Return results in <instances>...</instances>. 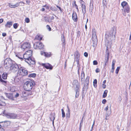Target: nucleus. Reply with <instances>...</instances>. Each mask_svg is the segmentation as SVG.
Segmentation results:
<instances>
[{"label": "nucleus", "instance_id": "f257e3e1", "mask_svg": "<svg viewBox=\"0 0 131 131\" xmlns=\"http://www.w3.org/2000/svg\"><path fill=\"white\" fill-rule=\"evenodd\" d=\"M34 80L29 79L28 81L25 82L23 84V88L24 90L32 91L33 88L35 85Z\"/></svg>", "mask_w": 131, "mask_h": 131}, {"label": "nucleus", "instance_id": "f03ea898", "mask_svg": "<svg viewBox=\"0 0 131 131\" xmlns=\"http://www.w3.org/2000/svg\"><path fill=\"white\" fill-rule=\"evenodd\" d=\"M28 71L26 69L23 67H21L18 69V74L21 77L27 75Z\"/></svg>", "mask_w": 131, "mask_h": 131}, {"label": "nucleus", "instance_id": "7ed1b4c3", "mask_svg": "<svg viewBox=\"0 0 131 131\" xmlns=\"http://www.w3.org/2000/svg\"><path fill=\"white\" fill-rule=\"evenodd\" d=\"M92 38L93 43L94 45H96L97 42V40L96 35V30L95 28H93L92 30Z\"/></svg>", "mask_w": 131, "mask_h": 131}, {"label": "nucleus", "instance_id": "20e7f679", "mask_svg": "<svg viewBox=\"0 0 131 131\" xmlns=\"http://www.w3.org/2000/svg\"><path fill=\"white\" fill-rule=\"evenodd\" d=\"M32 54V51L31 50H28L23 54V57L25 59V61L31 58Z\"/></svg>", "mask_w": 131, "mask_h": 131}, {"label": "nucleus", "instance_id": "39448f33", "mask_svg": "<svg viewBox=\"0 0 131 131\" xmlns=\"http://www.w3.org/2000/svg\"><path fill=\"white\" fill-rule=\"evenodd\" d=\"M34 48L36 49H42L44 48V45L41 42H35L34 44Z\"/></svg>", "mask_w": 131, "mask_h": 131}, {"label": "nucleus", "instance_id": "423d86ee", "mask_svg": "<svg viewBox=\"0 0 131 131\" xmlns=\"http://www.w3.org/2000/svg\"><path fill=\"white\" fill-rule=\"evenodd\" d=\"M113 30H111L108 33L105 35V38L108 42L112 41V38L113 37Z\"/></svg>", "mask_w": 131, "mask_h": 131}, {"label": "nucleus", "instance_id": "0eeeda50", "mask_svg": "<svg viewBox=\"0 0 131 131\" xmlns=\"http://www.w3.org/2000/svg\"><path fill=\"white\" fill-rule=\"evenodd\" d=\"M21 92V95L22 97L25 98L31 95L32 94V91L25 90Z\"/></svg>", "mask_w": 131, "mask_h": 131}, {"label": "nucleus", "instance_id": "6e6552de", "mask_svg": "<svg viewBox=\"0 0 131 131\" xmlns=\"http://www.w3.org/2000/svg\"><path fill=\"white\" fill-rule=\"evenodd\" d=\"M12 64V61L10 58H6L4 61V65L5 67L7 69L10 67Z\"/></svg>", "mask_w": 131, "mask_h": 131}, {"label": "nucleus", "instance_id": "1a4fd4ad", "mask_svg": "<svg viewBox=\"0 0 131 131\" xmlns=\"http://www.w3.org/2000/svg\"><path fill=\"white\" fill-rule=\"evenodd\" d=\"M41 66L47 69L52 70L53 69V66L48 63H41L40 64Z\"/></svg>", "mask_w": 131, "mask_h": 131}, {"label": "nucleus", "instance_id": "9d476101", "mask_svg": "<svg viewBox=\"0 0 131 131\" xmlns=\"http://www.w3.org/2000/svg\"><path fill=\"white\" fill-rule=\"evenodd\" d=\"M30 44L29 42H26L23 43L21 46V48L24 50L29 49L30 47Z\"/></svg>", "mask_w": 131, "mask_h": 131}, {"label": "nucleus", "instance_id": "9b49d317", "mask_svg": "<svg viewBox=\"0 0 131 131\" xmlns=\"http://www.w3.org/2000/svg\"><path fill=\"white\" fill-rule=\"evenodd\" d=\"M74 82H75L74 84H75V83H77V84H76V87L75 88L76 91V94L75 95V98H78L79 96L78 94H77V93L79 91V88L80 85L78 84V82L77 80H74Z\"/></svg>", "mask_w": 131, "mask_h": 131}, {"label": "nucleus", "instance_id": "f8f14e48", "mask_svg": "<svg viewBox=\"0 0 131 131\" xmlns=\"http://www.w3.org/2000/svg\"><path fill=\"white\" fill-rule=\"evenodd\" d=\"M18 69V65L16 64H12L10 67V70L13 72L16 71Z\"/></svg>", "mask_w": 131, "mask_h": 131}, {"label": "nucleus", "instance_id": "ddd939ff", "mask_svg": "<svg viewBox=\"0 0 131 131\" xmlns=\"http://www.w3.org/2000/svg\"><path fill=\"white\" fill-rule=\"evenodd\" d=\"M29 65L32 66L35 64L36 62L35 60L34 59L31 58L25 61Z\"/></svg>", "mask_w": 131, "mask_h": 131}, {"label": "nucleus", "instance_id": "4468645a", "mask_svg": "<svg viewBox=\"0 0 131 131\" xmlns=\"http://www.w3.org/2000/svg\"><path fill=\"white\" fill-rule=\"evenodd\" d=\"M81 7L82 11L83 13L84 14L86 12V7L85 4V3L83 0H81Z\"/></svg>", "mask_w": 131, "mask_h": 131}, {"label": "nucleus", "instance_id": "2eb2a0df", "mask_svg": "<svg viewBox=\"0 0 131 131\" xmlns=\"http://www.w3.org/2000/svg\"><path fill=\"white\" fill-rule=\"evenodd\" d=\"M43 37V36L42 35L38 34L36 36L35 39L40 41L42 40V38Z\"/></svg>", "mask_w": 131, "mask_h": 131}, {"label": "nucleus", "instance_id": "dca6fc26", "mask_svg": "<svg viewBox=\"0 0 131 131\" xmlns=\"http://www.w3.org/2000/svg\"><path fill=\"white\" fill-rule=\"evenodd\" d=\"M41 54L42 55H43L46 57H50L52 55V53L51 52H47L43 51L41 52Z\"/></svg>", "mask_w": 131, "mask_h": 131}, {"label": "nucleus", "instance_id": "f3484780", "mask_svg": "<svg viewBox=\"0 0 131 131\" xmlns=\"http://www.w3.org/2000/svg\"><path fill=\"white\" fill-rule=\"evenodd\" d=\"M72 18L74 21H77L78 20V17L77 14L75 12L73 13L72 14Z\"/></svg>", "mask_w": 131, "mask_h": 131}, {"label": "nucleus", "instance_id": "a211bd4d", "mask_svg": "<svg viewBox=\"0 0 131 131\" xmlns=\"http://www.w3.org/2000/svg\"><path fill=\"white\" fill-rule=\"evenodd\" d=\"M13 25V22L12 21H8L5 25V26L6 28H10Z\"/></svg>", "mask_w": 131, "mask_h": 131}, {"label": "nucleus", "instance_id": "6ab92c4d", "mask_svg": "<svg viewBox=\"0 0 131 131\" xmlns=\"http://www.w3.org/2000/svg\"><path fill=\"white\" fill-rule=\"evenodd\" d=\"M5 94L7 97L12 100H14V97L12 94L8 93H5Z\"/></svg>", "mask_w": 131, "mask_h": 131}, {"label": "nucleus", "instance_id": "aec40b11", "mask_svg": "<svg viewBox=\"0 0 131 131\" xmlns=\"http://www.w3.org/2000/svg\"><path fill=\"white\" fill-rule=\"evenodd\" d=\"M123 8L124 11L125 13H128L130 11V7L129 5H128Z\"/></svg>", "mask_w": 131, "mask_h": 131}, {"label": "nucleus", "instance_id": "412c9836", "mask_svg": "<svg viewBox=\"0 0 131 131\" xmlns=\"http://www.w3.org/2000/svg\"><path fill=\"white\" fill-rule=\"evenodd\" d=\"M81 84H83V81L85 79V74L83 71L82 72L81 74Z\"/></svg>", "mask_w": 131, "mask_h": 131}, {"label": "nucleus", "instance_id": "4be33fe9", "mask_svg": "<svg viewBox=\"0 0 131 131\" xmlns=\"http://www.w3.org/2000/svg\"><path fill=\"white\" fill-rule=\"evenodd\" d=\"M8 116H9L12 119L16 118L17 117V115L14 113H9Z\"/></svg>", "mask_w": 131, "mask_h": 131}, {"label": "nucleus", "instance_id": "5701e85b", "mask_svg": "<svg viewBox=\"0 0 131 131\" xmlns=\"http://www.w3.org/2000/svg\"><path fill=\"white\" fill-rule=\"evenodd\" d=\"M121 5L123 8L129 5L128 3L126 1H124L121 3Z\"/></svg>", "mask_w": 131, "mask_h": 131}, {"label": "nucleus", "instance_id": "b1692460", "mask_svg": "<svg viewBox=\"0 0 131 131\" xmlns=\"http://www.w3.org/2000/svg\"><path fill=\"white\" fill-rule=\"evenodd\" d=\"M9 6L10 8H15L18 7L19 6V3H17L16 4L13 5L10 3L9 4Z\"/></svg>", "mask_w": 131, "mask_h": 131}, {"label": "nucleus", "instance_id": "393cba45", "mask_svg": "<svg viewBox=\"0 0 131 131\" xmlns=\"http://www.w3.org/2000/svg\"><path fill=\"white\" fill-rule=\"evenodd\" d=\"M8 74L6 72H4L2 75V78L4 80L7 79Z\"/></svg>", "mask_w": 131, "mask_h": 131}, {"label": "nucleus", "instance_id": "a878e982", "mask_svg": "<svg viewBox=\"0 0 131 131\" xmlns=\"http://www.w3.org/2000/svg\"><path fill=\"white\" fill-rule=\"evenodd\" d=\"M90 79V77L89 76H87L85 80L84 81V83L85 84L88 85L89 83V80Z\"/></svg>", "mask_w": 131, "mask_h": 131}, {"label": "nucleus", "instance_id": "bb28decb", "mask_svg": "<svg viewBox=\"0 0 131 131\" xmlns=\"http://www.w3.org/2000/svg\"><path fill=\"white\" fill-rule=\"evenodd\" d=\"M21 53H18L16 55V56L20 59H23L22 56L23 55L22 54L21 55Z\"/></svg>", "mask_w": 131, "mask_h": 131}, {"label": "nucleus", "instance_id": "cd10ccee", "mask_svg": "<svg viewBox=\"0 0 131 131\" xmlns=\"http://www.w3.org/2000/svg\"><path fill=\"white\" fill-rule=\"evenodd\" d=\"M68 112L66 114V117L68 118H69L70 117V110L69 108L68 110Z\"/></svg>", "mask_w": 131, "mask_h": 131}, {"label": "nucleus", "instance_id": "c85d7f7f", "mask_svg": "<svg viewBox=\"0 0 131 131\" xmlns=\"http://www.w3.org/2000/svg\"><path fill=\"white\" fill-rule=\"evenodd\" d=\"M36 76V74L35 73H32L29 74L28 75L29 78H35Z\"/></svg>", "mask_w": 131, "mask_h": 131}, {"label": "nucleus", "instance_id": "c756f323", "mask_svg": "<svg viewBox=\"0 0 131 131\" xmlns=\"http://www.w3.org/2000/svg\"><path fill=\"white\" fill-rule=\"evenodd\" d=\"M6 105V103L5 102L2 100H0V106H5Z\"/></svg>", "mask_w": 131, "mask_h": 131}, {"label": "nucleus", "instance_id": "7c9ffc66", "mask_svg": "<svg viewBox=\"0 0 131 131\" xmlns=\"http://www.w3.org/2000/svg\"><path fill=\"white\" fill-rule=\"evenodd\" d=\"M107 92L108 91L107 90H105L104 91L103 95V98H105L106 96Z\"/></svg>", "mask_w": 131, "mask_h": 131}, {"label": "nucleus", "instance_id": "2f4dec72", "mask_svg": "<svg viewBox=\"0 0 131 131\" xmlns=\"http://www.w3.org/2000/svg\"><path fill=\"white\" fill-rule=\"evenodd\" d=\"M106 52H107V60L108 61L109 59V53L108 52V47H107L106 50Z\"/></svg>", "mask_w": 131, "mask_h": 131}, {"label": "nucleus", "instance_id": "473e14b6", "mask_svg": "<svg viewBox=\"0 0 131 131\" xmlns=\"http://www.w3.org/2000/svg\"><path fill=\"white\" fill-rule=\"evenodd\" d=\"M97 80L96 79H95L93 81V85L95 87H96L97 86Z\"/></svg>", "mask_w": 131, "mask_h": 131}, {"label": "nucleus", "instance_id": "72a5a7b5", "mask_svg": "<svg viewBox=\"0 0 131 131\" xmlns=\"http://www.w3.org/2000/svg\"><path fill=\"white\" fill-rule=\"evenodd\" d=\"M73 7H75L77 10V11L78 12H79V9L78 8V6L76 4V2L75 1L74 4H73Z\"/></svg>", "mask_w": 131, "mask_h": 131}, {"label": "nucleus", "instance_id": "f704fd0d", "mask_svg": "<svg viewBox=\"0 0 131 131\" xmlns=\"http://www.w3.org/2000/svg\"><path fill=\"white\" fill-rule=\"evenodd\" d=\"M115 61L114 60H113L112 62V69H115Z\"/></svg>", "mask_w": 131, "mask_h": 131}, {"label": "nucleus", "instance_id": "c9c22d12", "mask_svg": "<svg viewBox=\"0 0 131 131\" xmlns=\"http://www.w3.org/2000/svg\"><path fill=\"white\" fill-rule=\"evenodd\" d=\"M61 110L62 111V117L63 118H64L65 116V112L63 109H62Z\"/></svg>", "mask_w": 131, "mask_h": 131}, {"label": "nucleus", "instance_id": "e433bc0d", "mask_svg": "<svg viewBox=\"0 0 131 131\" xmlns=\"http://www.w3.org/2000/svg\"><path fill=\"white\" fill-rule=\"evenodd\" d=\"M75 59L76 60V61L77 62V64H79V63L80 59L79 57L78 56L76 57L75 58Z\"/></svg>", "mask_w": 131, "mask_h": 131}, {"label": "nucleus", "instance_id": "4c0bfd02", "mask_svg": "<svg viewBox=\"0 0 131 131\" xmlns=\"http://www.w3.org/2000/svg\"><path fill=\"white\" fill-rule=\"evenodd\" d=\"M18 26L17 23H15L13 25V27L15 29H16Z\"/></svg>", "mask_w": 131, "mask_h": 131}, {"label": "nucleus", "instance_id": "58836bf2", "mask_svg": "<svg viewBox=\"0 0 131 131\" xmlns=\"http://www.w3.org/2000/svg\"><path fill=\"white\" fill-rule=\"evenodd\" d=\"M50 9L53 11H56L57 10L56 8L55 7H51L50 8Z\"/></svg>", "mask_w": 131, "mask_h": 131}, {"label": "nucleus", "instance_id": "ea45409f", "mask_svg": "<svg viewBox=\"0 0 131 131\" xmlns=\"http://www.w3.org/2000/svg\"><path fill=\"white\" fill-rule=\"evenodd\" d=\"M25 21L27 23H28L30 22V20L29 18H26L25 19Z\"/></svg>", "mask_w": 131, "mask_h": 131}, {"label": "nucleus", "instance_id": "a19ab883", "mask_svg": "<svg viewBox=\"0 0 131 131\" xmlns=\"http://www.w3.org/2000/svg\"><path fill=\"white\" fill-rule=\"evenodd\" d=\"M3 114L5 116H8L9 113H7L6 110H4L3 112Z\"/></svg>", "mask_w": 131, "mask_h": 131}, {"label": "nucleus", "instance_id": "79ce46f5", "mask_svg": "<svg viewBox=\"0 0 131 131\" xmlns=\"http://www.w3.org/2000/svg\"><path fill=\"white\" fill-rule=\"evenodd\" d=\"M46 28L49 31H50L51 30V28L50 26L49 25H47L46 26Z\"/></svg>", "mask_w": 131, "mask_h": 131}, {"label": "nucleus", "instance_id": "37998d69", "mask_svg": "<svg viewBox=\"0 0 131 131\" xmlns=\"http://www.w3.org/2000/svg\"><path fill=\"white\" fill-rule=\"evenodd\" d=\"M50 119L51 120H52L53 121V123H54V120L55 119V117H54V116H52L50 117Z\"/></svg>", "mask_w": 131, "mask_h": 131}, {"label": "nucleus", "instance_id": "c03bdc74", "mask_svg": "<svg viewBox=\"0 0 131 131\" xmlns=\"http://www.w3.org/2000/svg\"><path fill=\"white\" fill-rule=\"evenodd\" d=\"M103 5L106 6L107 4L106 0H103Z\"/></svg>", "mask_w": 131, "mask_h": 131}, {"label": "nucleus", "instance_id": "a18cd8bd", "mask_svg": "<svg viewBox=\"0 0 131 131\" xmlns=\"http://www.w3.org/2000/svg\"><path fill=\"white\" fill-rule=\"evenodd\" d=\"M120 68L119 67H117L115 71V73L118 74L119 70Z\"/></svg>", "mask_w": 131, "mask_h": 131}, {"label": "nucleus", "instance_id": "49530a36", "mask_svg": "<svg viewBox=\"0 0 131 131\" xmlns=\"http://www.w3.org/2000/svg\"><path fill=\"white\" fill-rule=\"evenodd\" d=\"M62 41V46L64 48L65 47V46L66 45V43L65 42V41Z\"/></svg>", "mask_w": 131, "mask_h": 131}, {"label": "nucleus", "instance_id": "de8ad7c7", "mask_svg": "<svg viewBox=\"0 0 131 131\" xmlns=\"http://www.w3.org/2000/svg\"><path fill=\"white\" fill-rule=\"evenodd\" d=\"M61 40L62 41H65L64 36L63 34L62 36Z\"/></svg>", "mask_w": 131, "mask_h": 131}, {"label": "nucleus", "instance_id": "09e8293b", "mask_svg": "<svg viewBox=\"0 0 131 131\" xmlns=\"http://www.w3.org/2000/svg\"><path fill=\"white\" fill-rule=\"evenodd\" d=\"M93 63L94 65H97L98 64V62L96 60L94 61L93 62Z\"/></svg>", "mask_w": 131, "mask_h": 131}, {"label": "nucleus", "instance_id": "8fccbe9b", "mask_svg": "<svg viewBox=\"0 0 131 131\" xmlns=\"http://www.w3.org/2000/svg\"><path fill=\"white\" fill-rule=\"evenodd\" d=\"M77 36L79 37L80 35L81 32L80 31H78L77 32Z\"/></svg>", "mask_w": 131, "mask_h": 131}, {"label": "nucleus", "instance_id": "3c124183", "mask_svg": "<svg viewBox=\"0 0 131 131\" xmlns=\"http://www.w3.org/2000/svg\"><path fill=\"white\" fill-rule=\"evenodd\" d=\"M106 102V100L105 99H104L102 100V102L104 104H105Z\"/></svg>", "mask_w": 131, "mask_h": 131}, {"label": "nucleus", "instance_id": "603ef678", "mask_svg": "<svg viewBox=\"0 0 131 131\" xmlns=\"http://www.w3.org/2000/svg\"><path fill=\"white\" fill-rule=\"evenodd\" d=\"M43 7H46V9H49V7L48 6H47L46 5L44 6H42Z\"/></svg>", "mask_w": 131, "mask_h": 131}, {"label": "nucleus", "instance_id": "864d4df0", "mask_svg": "<svg viewBox=\"0 0 131 131\" xmlns=\"http://www.w3.org/2000/svg\"><path fill=\"white\" fill-rule=\"evenodd\" d=\"M84 56L86 57H88V53L86 52H85L84 53Z\"/></svg>", "mask_w": 131, "mask_h": 131}, {"label": "nucleus", "instance_id": "5fc2aeb1", "mask_svg": "<svg viewBox=\"0 0 131 131\" xmlns=\"http://www.w3.org/2000/svg\"><path fill=\"white\" fill-rule=\"evenodd\" d=\"M95 72L96 73H97L100 72V70L99 68H97L95 70Z\"/></svg>", "mask_w": 131, "mask_h": 131}, {"label": "nucleus", "instance_id": "6e6d98bb", "mask_svg": "<svg viewBox=\"0 0 131 131\" xmlns=\"http://www.w3.org/2000/svg\"><path fill=\"white\" fill-rule=\"evenodd\" d=\"M106 85L105 84H103L102 85V88L103 89H105L106 87Z\"/></svg>", "mask_w": 131, "mask_h": 131}, {"label": "nucleus", "instance_id": "4d7b16f0", "mask_svg": "<svg viewBox=\"0 0 131 131\" xmlns=\"http://www.w3.org/2000/svg\"><path fill=\"white\" fill-rule=\"evenodd\" d=\"M1 82H4L5 83H6L7 82V81H6L3 80L2 79Z\"/></svg>", "mask_w": 131, "mask_h": 131}, {"label": "nucleus", "instance_id": "13d9d810", "mask_svg": "<svg viewBox=\"0 0 131 131\" xmlns=\"http://www.w3.org/2000/svg\"><path fill=\"white\" fill-rule=\"evenodd\" d=\"M19 94L18 93H17L15 95V97H18L19 96Z\"/></svg>", "mask_w": 131, "mask_h": 131}, {"label": "nucleus", "instance_id": "bf43d9fd", "mask_svg": "<svg viewBox=\"0 0 131 131\" xmlns=\"http://www.w3.org/2000/svg\"><path fill=\"white\" fill-rule=\"evenodd\" d=\"M5 122L6 123L9 124V125H10V124L11 123V122L10 121H6Z\"/></svg>", "mask_w": 131, "mask_h": 131}, {"label": "nucleus", "instance_id": "052dcab7", "mask_svg": "<svg viewBox=\"0 0 131 131\" xmlns=\"http://www.w3.org/2000/svg\"><path fill=\"white\" fill-rule=\"evenodd\" d=\"M2 35L3 37H5L6 35V34L5 33H3L2 34Z\"/></svg>", "mask_w": 131, "mask_h": 131}, {"label": "nucleus", "instance_id": "680f3d73", "mask_svg": "<svg viewBox=\"0 0 131 131\" xmlns=\"http://www.w3.org/2000/svg\"><path fill=\"white\" fill-rule=\"evenodd\" d=\"M0 131H4V129L1 127H0Z\"/></svg>", "mask_w": 131, "mask_h": 131}, {"label": "nucleus", "instance_id": "e2e57ef3", "mask_svg": "<svg viewBox=\"0 0 131 131\" xmlns=\"http://www.w3.org/2000/svg\"><path fill=\"white\" fill-rule=\"evenodd\" d=\"M3 21V19L2 18L0 19V24L2 23Z\"/></svg>", "mask_w": 131, "mask_h": 131}, {"label": "nucleus", "instance_id": "0e129e2a", "mask_svg": "<svg viewBox=\"0 0 131 131\" xmlns=\"http://www.w3.org/2000/svg\"><path fill=\"white\" fill-rule=\"evenodd\" d=\"M57 8H58L59 9V10H60V11H62V10H61V7H59L58 5L57 6Z\"/></svg>", "mask_w": 131, "mask_h": 131}, {"label": "nucleus", "instance_id": "69168bd1", "mask_svg": "<svg viewBox=\"0 0 131 131\" xmlns=\"http://www.w3.org/2000/svg\"><path fill=\"white\" fill-rule=\"evenodd\" d=\"M41 11L43 12L45 10V9L44 8H42L40 9Z\"/></svg>", "mask_w": 131, "mask_h": 131}, {"label": "nucleus", "instance_id": "338daca9", "mask_svg": "<svg viewBox=\"0 0 131 131\" xmlns=\"http://www.w3.org/2000/svg\"><path fill=\"white\" fill-rule=\"evenodd\" d=\"M108 106H107L105 107V110H106V111L107 110H108Z\"/></svg>", "mask_w": 131, "mask_h": 131}, {"label": "nucleus", "instance_id": "774afa93", "mask_svg": "<svg viewBox=\"0 0 131 131\" xmlns=\"http://www.w3.org/2000/svg\"><path fill=\"white\" fill-rule=\"evenodd\" d=\"M78 73L79 75H80L79 68L78 70Z\"/></svg>", "mask_w": 131, "mask_h": 131}]
</instances>
